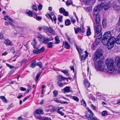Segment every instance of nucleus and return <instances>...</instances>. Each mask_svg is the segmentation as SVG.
Masks as SVG:
<instances>
[{"label":"nucleus","mask_w":120,"mask_h":120,"mask_svg":"<svg viewBox=\"0 0 120 120\" xmlns=\"http://www.w3.org/2000/svg\"><path fill=\"white\" fill-rule=\"evenodd\" d=\"M116 38L114 37H109L108 39V49L111 50L113 47L114 44L115 43Z\"/></svg>","instance_id":"39448f33"},{"label":"nucleus","mask_w":120,"mask_h":120,"mask_svg":"<svg viewBox=\"0 0 120 120\" xmlns=\"http://www.w3.org/2000/svg\"><path fill=\"white\" fill-rule=\"evenodd\" d=\"M81 103L82 105L84 106H86V103L83 99H82L81 101Z\"/></svg>","instance_id":"de8ad7c7"},{"label":"nucleus","mask_w":120,"mask_h":120,"mask_svg":"<svg viewBox=\"0 0 120 120\" xmlns=\"http://www.w3.org/2000/svg\"><path fill=\"white\" fill-rule=\"evenodd\" d=\"M111 5V3L110 2H108L104 5L103 8L105 10H107L109 9Z\"/></svg>","instance_id":"2eb2a0df"},{"label":"nucleus","mask_w":120,"mask_h":120,"mask_svg":"<svg viewBox=\"0 0 120 120\" xmlns=\"http://www.w3.org/2000/svg\"><path fill=\"white\" fill-rule=\"evenodd\" d=\"M111 35V33L109 31L106 32L104 34L102 40V43L103 45L108 46V39Z\"/></svg>","instance_id":"20e7f679"},{"label":"nucleus","mask_w":120,"mask_h":120,"mask_svg":"<svg viewBox=\"0 0 120 120\" xmlns=\"http://www.w3.org/2000/svg\"><path fill=\"white\" fill-rule=\"evenodd\" d=\"M92 9V8L91 7H89L86 8V10L87 11H91Z\"/></svg>","instance_id":"37998d69"},{"label":"nucleus","mask_w":120,"mask_h":120,"mask_svg":"<svg viewBox=\"0 0 120 120\" xmlns=\"http://www.w3.org/2000/svg\"><path fill=\"white\" fill-rule=\"evenodd\" d=\"M65 24L66 26H69L70 24V21L69 19H67L65 21Z\"/></svg>","instance_id":"72a5a7b5"},{"label":"nucleus","mask_w":120,"mask_h":120,"mask_svg":"<svg viewBox=\"0 0 120 120\" xmlns=\"http://www.w3.org/2000/svg\"><path fill=\"white\" fill-rule=\"evenodd\" d=\"M38 53H41L43 52L45 50V48L44 47H42L40 49H38Z\"/></svg>","instance_id":"cd10ccee"},{"label":"nucleus","mask_w":120,"mask_h":120,"mask_svg":"<svg viewBox=\"0 0 120 120\" xmlns=\"http://www.w3.org/2000/svg\"><path fill=\"white\" fill-rule=\"evenodd\" d=\"M58 113L60 114L62 116H63L64 115V113L60 111H59Z\"/></svg>","instance_id":"69168bd1"},{"label":"nucleus","mask_w":120,"mask_h":120,"mask_svg":"<svg viewBox=\"0 0 120 120\" xmlns=\"http://www.w3.org/2000/svg\"><path fill=\"white\" fill-rule=\"evenodd\" d=\"M48 42L47 38H45L43 41V43L45 44H47Z\"/></svg>","instance_id":"8fccbe9b"},{"label":"nucleus","mask_w":120,"mask_h":120,"mask_svg":"<svg viewBox=\"0 0 120 120\" xmlns=\"http://www.w3.org/2000/svg\"><path fill=\"white\" fill-rule=\"evenodd\" d=\"M55 111H56L58 113L60 111L59 107L55 108Z\"/></svg>","instance_id":"6e6d98bb"},{"label":"nucleus","mask_w":120,"mask_h":120,"mask_svg":"<svg viewBox=\"0 0 120 120\" xmlns=\"http://www.w3.org/2000/svg\"><path fill=\"white\" fill-rule=\"evenodd\" d=\"M113 8L115 10H116V11L119 10L120 8V6L116 5H114L113 6Z\"/></svg>","instance_id":"c756f323"},{"label":"nucleus","mask_w":120,"mask_h":120,"mask_svg":"<svg viewBox=\"0 0 120 120\" xmlns=\"http://www.w3.org/2000/svg\"><path fill=\"white\" fill-rule=\"evenodd\" d=\"M88 112H89L91 114L89 115L88 113H86L85 114L86 117L87 118V119L88 120H92L94 118L93 115H94V114L93 113L92 111L89 109H88Z\"/></svg>","instance_id":"1a4fd4ad"},{"label":"nucleus","mask_w":120,"mask_h":120,"mask_svg":"<svg viewBox=\"0 0 120 120\" xmlns=\"http://www.w3.org/2000/svg\"><path fill=\"white\" fill-rule=\"evenodd\" d=\"M36 16V17H34V18L36 19V20H41L42 19V18L40 17L37 16V15Z\"/></svg>","instance_id":"864d4df0"},{"label":"nucleus","mask_w":120,"mask_h":120,"mask_svg":"<svg viewBox=\"0 0 120 120\" xmlns=\"http://www.w3.org/2000/svg\"><path fill=\"white\" fill-rule=\"evenodd\" d=\"M43 29L45 31L49 32L52 34H54L55 33V31L53 30L52 28L49 26V27L45 26H43Z\"/></svg>","instance_id":"0eeeda50"},{"label":"nucleus","mask_w":120,"mask_h":120,"mask_svg":"<svg viewBox=\"0 0 120 120\" xmlns=\"http://www.w3.org/2000/svg\"><path fill=\"white\" fill-rule=\"evenodd\" d=\"M84 2L86 4H88L90 2L91 0H83Z\"/></svg>","instance_id":"13d9d810"},{"label":"nucleus","mask_w":120,"mask_h":120,"mask_svg":"<svg viewBox=\"0 0 120 120\" xmlns=\"http://www.w3.org/2000/svg\"><path fill=\"white\" fill-rule=\"evenodd\" d=\"M106 62L107 67V71L109 73L113 72L115 70V67L113 59H108L106 60Z\"/></svg>","instance_id":"7ed1b4c3"},{"label":"nucleus","mask_w":120,"mask_h":120,"mask_svg":"<svg viewBox=\"0 0 120 120\" xmlns=\"http://www.w3.org/2000/svg\"><path fill=\"white\" fill-rule=\"evenodd\" d=\"M32 8L33 10H35L36 11H37V8L36 6L35 5H34L32 6Z\"/></svg>","instance_id":"603ef678"},{"label":"nucleus","mask_w":120,"mask_h":120,"mask_svg":"<svg viewBox=\"0 0 120 120\" xmlns=\"http://www.w3.org/2000/svg\"><path fill=\"white\" fill-rule=\"evenodd\" d=\"M102 34L101 33L100 34L97 36L94 42L95 43L96 45H98L100 42L102 37Z\"/></svg>","instance_id":"9b49d317"},{"label":"nucleus","mask_w":120,"mask_h":120,"mask_svg":"<svg viewBox=\"0 0 120 120\" xmlns=\"http://www.w3.org/2000/svg\"><path fill=\"white\" fill-rule=\"evenodd\" d=\"M39 119L40 120H51V119L50 117H42L40 118Z\"/></svg>","instance_id":"6ab92c4d"},{"label":"nucleus","mask_w":120,"mask_h":120,"mask_svg":"<svg viewBox=\"0 0 120 120\" xmlns=\"http://www.w3.org/2000/svg\"><path fill=\"white\" fill-rule=\"evenodd\" d=\"M41 74V73H39L37 74L35 79V82H38Z\"/></svg>","instance_id":"c85d7f7f"},{"label":"nucleus","mask_w":120,"mask_h":120,"mask_svg":"<svg viewBox=\"0 0 120 120\" xmlns=\"http://www.w3.org/2000/svg\"><path fill=\"white\" fill-rule=\"evenodd\" d=\"M20 95H19V96L17 97V98H20L22 97V95L21 94H19Z\"/></svg>","instance_id":"774afa93"},{"label":"nucleus","mask_w":120,"mask_h":120,"mask_svg":"<svg viewBox=\"0 0 120 120\" xmlns=\"http://www.w3.org/2000/svg\"><path fill=\"white\" fill-rule=\"evenodd\" d=\"M70 87L69 86H66L63 89L65 92L68 93L70 92Z\"/></svg>","instance_id":"4be33fe9"},{"label":"nucleus","mask_w":120,"mask_h":120,"mask_svg":"<svg viewBox=\"0 0 120 120\" xmlns=\"http://www.w3.org/2000/svg\"><path fill=\"white\" fill-rule=\"evenodd\" d=\"M71 98H72L74 100L76 101L77 102H78L79 101V99L78 98L75 96H71Z\"/></svg>","instance_id":"f704fd0d"},{"label":"nucleus","mask_w":120,"mask_h":120,"mask_svg":"<svg viewBox=\"0 0 120 120\" xmlns=\"http://www.w3.org/2000/svg\"><path fill=\"white\" fill-rule=\"evenodd\" d=\"M53 94H54V97H56L58 95V93L57 91L55 90L53 91Z\"/></svg>","instance_id":"c03bdc74"},{"label":"nucleus","mask_w":120,"mask_h":120,"mask_svg":"<svg viewBox=\"0 0 120 120\" xmlns=\"http://www.w3.org/2000/svg\"><path fill=\"white\" fill-rule=\"evenodd\" d=\"M74 30L75 33L76 34H77L79 32H80L81 33H83L85 31L83 27H81L80 28L79 27L75 29Z\"/></svg>","instance_id":"9d476101"},{"label":"nucleus","mask_w":120,"mask_h":120,"mask_svg":"<svg viewBox=\"0 0 120 120\" xmlns=\"http://www.w3.org/2000/svg\"><path fill=\"white\" fill-rule=\"evenodd\" d=\"M115 62L118 67L120 66V57H116L115 59Z\"/></svg>","instance_id":"f8f14e48"},{"label":"nucleus","mask_w":120,"mask_h":120,"mask_svg":"<svg viewBox=\"0 0 120 120\" xmlns=\"http://www.w3.org/2000/svg\"><path fill=\"white\" fill-rule=\"evenodd\" d=\"M37 65L39 66L40 68H42V63L41 62H38L37 64L36 63Z\"/></svg>","instance_id":"49530a36"},{"label":"nucleus","mask_w":120,"mask_h":120,"mask_svg":"<svg viewBox=\"0 0 120 120\" xmlns=\"http://www.w3.org/2000/svg\"><path fill=\"white\" fill-rule=\"evenodd\" d=\"M91 33L90 28L89 26L88 27V28L86 33L87 35V36H89L90 35Z\"/></svg>","instance_id":"412c9836"},{"label":"nucleus","mask_w":120,"mask_h":120,"mask_svg":"<svg viewBox=\"0 0 120 120\" xmlns=\"http://www.w3.org/2000/svg\"><path fill=\"white\" fill-rule=\"evenodd\" d=\"M64 45L65 47L67 49H69L70 47V45L67 42H65L64 43Z\"/></svg>","instance_id":"aec40b11"},{"label":"nucleus","mask_w":120,"mask_h":120,"mask_svg":"<svg viewBox=\"0 0 120 120\" xmlns=\"http://www.w3.org/2000/svg\"><path fill=\"white\" fill-rule=\"evenodd\" d=\"M67 38L70 43L72 44L74 42V41L72 40H71L70 38L68 36H67Z\"/></svg>","instance_id":"4c0bfd02"},{"label":"nucleus","mask_w":120,"mask_h":120,"mask_svg":"<svg viewBox=\"0 0 120 120\" xmlns=\"http://www.w3.org/2000/svg\"><path fill=\"white\" fill-rule=\"evenodd\" d=\"M67 78L64 77L61 75H59L57 77V79L60 81H61L62 80H67Z\"/></svg>","instance_id":"dca6fc26"},{"label":"nucleus","mask_w":120,"mask_h":120,"mask_svg":"<svg viewBox=\"0 0 120 120\" xmlns=\"http://www.w3.org/2000/svg\"><path fill=\"white\" fill-rule=\"evenodd\" d=\"M63 18V17L62 16H60L59 17L58 19V20L60 22H61L62 21V19Z\"/></svg>","instance_id":"bf43d9fd"},{"label":"nucleus","mask_w":120,"mask_h":120,"mask_svg":"<svg viewBox=\"0 0 120 120\" xmlns=\"http://www.w3.org/2000/svg\"><path fill=\"white\" fill-rule=\"evenodd\" d=\"M103 58L102 54L100 52H96L94 55V60L97 62L95 64V67L96 70L98 71H103L105 68L104 63L101 60Z\"/></svg>","instance_id":"f257e3e1"},{"label":"nucleus","mask_w":120,"mask_h":120,"mask_svg":"<svg viewBox=\"0 0 120 120\" xmlns=\"http://www.w3.org/2000/svg\"><path fill=\"white\" fill-rule=\"evenodd\" d=\"M13 105L12 103L9 105V108H7V109L8 110H9L11 108L13 107Z\"/></svg>","instance_id":"e2e57ef3"},{"label":"nucleus","mask_w":120,"mask_h":120,"mask_svg":"<svg viewBox=\"0 0 120 120\" xmlns=\"http://www.w3.org/2000/svg\"><path fill=\"white\" fill-rule=\"evenodd\" d=\"M116 40V43L117 44H120V34L117 36Z\"/></svg>","instance_id":"a211bd4d"},{"label":"nucleus","mask_w":120,"mask_h":120,"mask_svg":"<svg viewBox=\"0 0 120 120\" xmlns=\"http://www.w3.org/2000/svg\"><path fill=\"white\" fill-rule=\"evenodd\" d=\"M50 111L51 112H54L55 111V108H52L50 109Z\"/></svg>","instance_id":"0e129e2a"},{"label":"nucleus","mask_w":120,"mask_h":120,"mask_svg":"<svg viewBox=\"0 0 120 120\" xmlns=\"http://www.w3.org/2000/svg\"><path fill=\"white\" fill-rule=\"evenodd\" d=\"M0 98L5 103L7 102V101L5 97L3 96H1L0 97Z\"/></svg>","instance_id":"b1692460"},{"label":"nucleus","mask_w":120,"mask_h":120,"mask_svg":"<svg viewBox=\"0 0 120 120\" xmlns=\"http://www.w3.org/2000/svg\"><path fill=\"white\" fill-rule=\"evenodd\" d=\"M84 84L86 87H90V84L89 82L86 79H85L84 82Z\"/></svg>","instance_id":"f3484780"},{"label":"nucleus","mask_w":120,"mask_h":120,"mask_svg":"<svg viewBox=\"0 0 120 120\" xmlns=\"http://www.w3.org/2000/svg\"><path fill=\"white\" fill-rule=\"evenodd\" d=\"M4 43L7 46L8 45L12 46L13 45V44L12 42L8 39H6L5 40Z\"/></svg>","instance_id":"ddd939ff"},{"label":"nucleus","mask_w":120,"mask_h":120,"mask_svg":"<svg viewBox=\"0 0 120 120\" xmlns=\"http://www.w3.org/2000/svg\"><path fill=\"white\" fill-rule=\"evenodd\" d=\"M102 24L103 27H105L107 24V22L106 21V19H104L102 22Z\"/></svg>","instance_id":"5701e85b"},{"label":"nucleus","mask_w":120,"mask_h":120,"mask_svg":"<svg viewBox=\"0 0 120 120\" xmlns=\"http://www.w3.org/2000/svg\"><path fill=\"white\" fill-rule=\"evenodd\" d=\"M20 90L22 91H25L26 90V89L22 87H21L20 88Z\"/></svg>","instance_id":"680f3d73"},{"label":"nucleus","mask_w":120,"mask_h":120,"mask_svg":"<svg viewBox=\"0 0 120 120\" xmlns=\"http://www.w3.org/2000/svg\"><path fill=\"white\" fill-rule=\"evenodd\" d=\"M43 112L42 110L40 109H37L35 111L36 113L37 114H40L41 113Z\"/></svg>","instance_id":"7c9ffc66"},{"label":"nucleus","mask_w":120,"mask_h":120,"mask_svg":"<svg viewBox=\"0 0 120 120\" xmlns=\"http://www.w3.org/2000/svg\"><path fill=\"white\" fill-rule=\"evenodd\" d=\"M99 11V9L98 6L94 8L93 11L94 16H96V23H94V26L95 27L96 31L98 34L101 32L102 29L101 26V25L97 24H99L101 21L100 17L98 14Z\"/></svg>","instance_id":"f03ea898"},{"label":"nucleus","mask_w":120,"mask_h":120,"mask_svg":"<svg viewBox=\"0 0 120 120\" xmlns=\"http://www.w3.org/2000/svg\"><path fill=\"white\" fill-rule=\"evenodd\" d=\"M54 100L57 103H61V101L60 100H59L57 98H55Z\"/></svg>","instance_id":"a18cd8bd"},{"label":"nucleus","mask_w":120,"mask_h":120,"mask_svg":"<svg viewBox=\"0 0 120 120\" xmlns=\"http://www.w3.org/2000/svg\"><path fill=\"white\" fill-rule=\"evenodd\" d=\"M26 13L30 17L32 16V12L29 10H27L26 11Z\"/></svg>","instance_id":"a878e982"},{"label":"nucleus","mask_w":120,"mask_h":120,"mask_svg":"<svg viewBox=\"0 0 120 120\" xmlns=\"http://www.w3.org/2000/svg\"><path fill=\"white\" fill-rule=\"evenodd\" d=\"M63 15L65 16H68V13L67 11H65L63 12Z\"/></svg>","instance_id":"5fc2aeb1"},{"label":"nucleus","mask_w":120,"mask_h":120,"mask_svg":"<svg viewBox=\"0 0 120 120\" xmlns=\"http://www.w3.org/2000/svg\"><path fill=\"white\" fill-rule=\"evenodd\" d=\"M55 40L56 41V43L58 44L60 42V40L59 39V37L58 36H56L55 38Z\"/></svg>","instance_id":"473e14b6"},{"label":"nucleus","mask_w":120,"mask_h":120,"mask_svg":"<svg viewBox=\"0 0 120 120\" xmlns=\"http://www.w3.org/2000/svg\"><path fill=\"white\" fill-rule=\"evenodd\" d=\"M89 97L90 99H91L93 101H94L95 100V99L94 97L91 94H90L89 96Z\"/></svg>","instance_id":"ea45409f"},{"label":"nucleus","mask_w":120,"mask_h":120,"mask_svg":"<svg viewBox=\"0 0 120 120\" xmlns=\"http://www.w3.org/2000/svg\"><path fill=\"white\" fill-rule=\"evenodd\" d=\"M45 16L48 19H50L53 22V20L54 21V23H56V19L55 15H54L53 12H51L50 14L47 13L46 14Z\"/></svg>","instance_id":"423d86ee"},{"label":"nucleus","mask_w":120,"mask_h":120,"mask_svg":"<svg viewBox=\"0 0 120 120\" xmlns=\"http://www.w3.org/2000/svg\"><path fill=\"white\" fill-rule=\"evenodd\" d=\"M59 10L60 13L62 14L65 11V10L63 8H60Z\"/></svg>","instance_id":"c9c22d12"},{"label":"nucleus","mask_w":120,"mask_h":120,"mask_svg":"<svg viewBox=\"0 0 120 120\" xmlns=\"http://www.w3.org/2000/svg\"><path fill=\"white\" fill-rule=\"evenodd\" d=\"M102 114L103 116H106L107 115V112L106 111H104L102 112Z\"/></svg>","instance_id":"58836bf2"},{"label":"nucleus","mask_w":120,"mask_h":120,"mask_svg":"<svg viewBox=\"0 0 120 120\" xmlns=\"http://www.w3.org/2000/svg\"><path fill=\"white\" fill-rule=\"evenodd\" d=\"M42 7V5L40 4H39V5L38 6V8L39 10H41V9Z\"/></svg>","instance_id":"4d7b16f0"},{"label":"nucleus","mask_w":120,"mask_h":120,"mask_svg":"<svg viewBox=\"0 0 120 120\" xmlns=\"http://www.w3.org/2000/svg\"><path fill=\"white\" fill-rule=\"evenodd\" d=\"M36 65V62L35 61H34L31 63L30 65V67L32 68H34Z\"/></svg>","instance_id":"393cba45"},{"label":"nucleus","mask_w":120,"mask_h":120,"mask_svg":"<svg viewBox=\"0 0 120 120\" xmlns=\"http://www.w3.org/2000/svg\"><path fill=\"white\" fill-rule=\"evenodd\" d=\"M32 44L33 45L34 48L36 47L37 43L35 39L33 40V41L32 43Z\"/></svg>","instance_id":"2f4dec72"},{"label":"nucleus","mask_w":120,"mask_h":120,"mask_svg":"<svg viewBox=\"0 0 120 120\" xmlns=\"http://www.w3.org/2000/svg\"><path fill=\"white\" fill-rule=\"evenodd\" d=\"M61 71L66 75H67L68 74V70H61Z\"/></svg>","instance_id":"a19ab883"},{"label":"nucleus","mask_w":120,"mask_h":120,"mask_svg":"<svg viewBox=\"0 0 120 120\" xmlns=\"http://www.w3.org/2000/svg\"><path fill=\"white\" fill-rule=\"evenodd\" d=\"M4 19L5 20H7L8 21L5 22V24L6 25H11L12 26L13 22L10 17L8 16H7L4 17Z\"/></svg>","instance_id":"6e6552de"},{"label":"nucleus","mask_w":120,"mask_h":120,"mask_svg":"<svg viewBox=\"0 0 120 120\" xmlns=\"http://www.w3.org/2000/svg\"><path fill=\"white\" fill-rule=\"evenodd\" d=\"M86 54L82 55V58L81 59L82 62L88 56V52L86 51H85L84 52Z\"/></svg>","instance_id":"4468645a"},{"label":"nucleus","mask_w":120,"mask_h":120,"mask_svg":"<svg viewBox=\"0 0 120 120\" xmlns=\"http://www.w3.org/2000/svg\"><path fill=\"white\" fill-rule=\"evenodd\" d=\"M15 71V70L14 69H12V70H11L9 73L8 74V76H10L11 74H13L14 72Z\"/></svg>","instance_id":"3c124183"},{"label":"nucleus","mask_w":120,"mask_h":120,"mask_svg":"<svg viewBox=\"0 0 120 120\" xmlns=\"http://www.w3.org/2000/svg\"><path fill=\"white\" fill-rule=\"evenodd\" d=\"M6 65L8 66L9 68H10V69H11L14 68V67L13 65H10L9 64H6Z\"/></svg>","instance_id":"09e8293b"},{"label":"nucleus","mask_w":120,"mask_h":120,"mask_svg":"<svg viewBox=\"0 0 120 120\" xmlns=\"http://www.w3.org/2000/svg\"><path fill=\"white\" fill-rule=\"evenodd\" d=\"M71 21L72 23H74L75 22H76V20L75 19H73V17H72L71 18Z\"/></svg>","instance_id":"052dcab7"},{"label":"nucleus","mask_w":120,"mask_h":120,"mask_svg":"<svg viewBox=\"0 0 120 120\" xmlns=\"http://www.w3.org/2000/svg\"><path fill=\"white\" fill-rule=\"evenodd\" d=\"M52 42H49L48 43L47 47L49 48H51L52 47Z\"/></svg>","instance_id":"e433bc0d"},{"label":"nucleus","mask_w":120,"mask_h":120,"mask_svg":"<svg viewBox=\"0 0 120 120\" xmlns=\"http://www.w3.org/2000/svg\"><path fill=\"white\" fill-rule=\"evenodd\" d=\"M34 49L33 50V52L34 53L38 54H39L38 52V48L35 47L34 48Z\"/></svg>","instance_id":"bb28decb"},{"label":"nucleus","mask_w":120,"mask_h":120,"mask_svg":"<svg viewBox=\"0 0 120 120\" xmlns=\"http://www.w3.org/2000/svg\"><path fill=\"white\" fill-rule=\"evenodd\" d=\"M57 83L58 85L60 87L63 86L64 84H65V83L64 84L62 82H57Z\"/></svg>","instance_id":"79ce46f5"},{"label":"nucleus","mask_w":120,"mask_h":120,"mask_svg":"<svg viewBox=\"0 0 120 120\" xmlns=\"http://www.w3.org/2000/svg\"><path fill=\"white\" fill-rule=\"evenodd\" d=\"M79 54L80 55V52H82V51H83L82 50V49L80 48H79Z\"/></svg>","instance_id":"338daca9"}]
</instances>
